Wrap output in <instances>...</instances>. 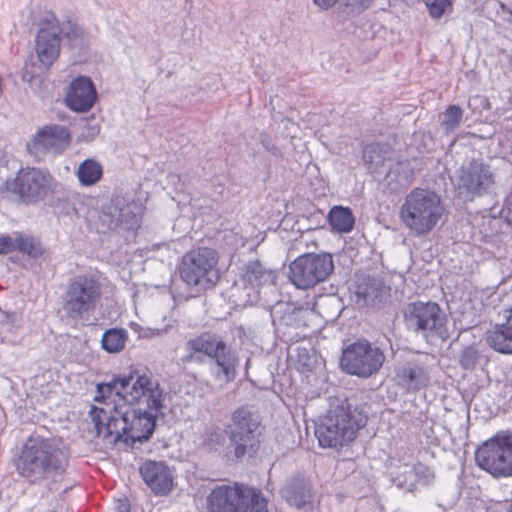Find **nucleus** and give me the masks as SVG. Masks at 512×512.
Here are the masks:
<instances>
[{"label":"nucleus","mask_w":512,"mask_h":512,"mask_svg":"<svg viewBox=\"0 0 512 512\" xmlns=\"http://www.w3.org/2000/svg\"><path fill=\"white\" fill-rule=\"evenodd\" d=\"M161 411H150L106 401L105 405L92 406L90 416L98 436L116 443L130 439L132 442L146 441L155 428V418Z\"/></svg>","instance_id":"obj_1"},{"label":"nucleus","mask_w":512,"mask_h":512,"mask_svg":"<svg viewBox=\"0 0 512 512\" xmlns=\"http://www.w3.org/2000/svg\"><path fill=\"white\" fill-rule=\"evenodd\" d=\"M68 459V448L61 439L30 436L23 444L15 466L23 478L38 484L63 473Z\"/></svg>","instance_id":"obj_2"},{"label":"nucleus","mask_w":512,"mask_h":512,"mask_svg":"<svg viewBox=\"0 0 512 512\" xmlns=\"http://www.w3.org/2000/svg\"><path fill=\"white\" fill-rule=\"evenodd\" d=\"M95 402L106 401L121 404L123 408L135 407L150 411H161L165 395L159 383L146 374L132 372L127 377L114 379L110 383L97 385Z\"/></svg>","instance_id":"obj_3"},{"label":"nucleus","mask_w":512,"mask_h":512,"mask_svg":"<svg viewBox=\"0 0 512 512\" xmlns=\"http://www.w3.org/2000/svg\"><path fill=\"white\" fill-rule=\"evenodd\" d=\"M183 363H202L204 356L212 360L210 373L219 386L232 382L237 375L239 358L223 339L211 333H203L188 340L185 344Z\"/></svg>","instance_id":"obj_4"},{"label":"nucleus","mask_w":512,"mask_h":512,"mask_svg":"<svg viewBox=\"0 0 512 512\" xmlns=\"http://www.w3.org/2000/svg\"><path fill=\"white\" fill-rule=\"evenodd\" d=\"M444 213L438 194L429 189L414 188L404 198L399 208V219L415 236L429 234Z\"/></svg>","instance_id":"obj_5"},{"label":"nucleus","mask_w":512,"mask_h":512,"mask_svg":"<svg viewBox=\"0 0 512 512\" xmlns=\"http://www.w3.org/2000/svg\"><path fill=\"white\" fill-rule=\"evenodd\" d=\"M365 425L366 417L361 413L336 408L317 424L315 436L321 447L339 449L350 444Z\"/></svg>","instance_id":"obj_6"},{"label":"nucleus","mask_w":512,"mask_h":512,"mask_svg":"<svg viewBox=\"0 0 512 512\" xmlns=\"http://www.w3.org/2000/svg\"><path fill=\"white\" fill-rule=\"evenodd\" d=\"M210 512H267V501L250 487L233 484L216 486L207 497Z\"/></svg>","instance_id":"obj_7"},{"label":"nucleus","mask_w":512,"mask_h":512,"mask_svg":"<svg viewBox=\"0 0 512 512\" xmlns=\"http://www.w3.org/2000/svg\"><path fill=\"white\" fill-rule=\"evenodd\" d=\"M218 255L214 249L198 248L186 253L180 266L181 279L191 287L206 289L218 279Z\"/></svg>","instance_id":"obj_8"},{"label":"nucleus","mask_w":512,"mask_h":512,"mask_svg":"<svg viewBox=\"0 0 512 512\" xmlns=\"http://www.w3.org/2000/svg\"><path fill=\"white\" fill-rule=\"evenodd\" d=\"M475 460L494 477L512 476V433L501 432L485 441L476 450Z\"/></svg>","instance_id":"obj_9"},{"label":"nucleus","mask_w":512,"mask_h":512,"mask_svg":"<svg viewBox=\"0 0 512 512\" xmlns=\"http://www.w3.org/2000/svg\"><path fill=\"white\" fill-rule=\"evenodd\" d=\"M102 295L101 285L91 276L79 275L67 285L63 309L71 319H82L94 311Z\"/></svg>","instance_id":"obj_10"},{"label":"nucleus","mask_w":512,"mask_h":512,"mask_svg":"<svg viewBox=\"0 0 512 512\" xmlns=\"http://www.w3.org/2000/svg\"><path fill=\"white\" fill-rule=\"evenodd\" d=\"M55 180L45 169L38 167L21 168L13 180L6 182L7 189L25 204L43 200L53 189Z\"/></svg>","instance_id":"obj_11"},{"label":"nucleus","mask_w":512,"mask_h":512,"mask_svg":"<svg viewBox=\"0 0 512 512\" xmlns=\"http://www.w3.org/2000/svg\"><path fill=\"white\" fill-rule=\"evenodd\" d=\"M334 270L331 254H304L289 266V279L300 289L314 287L325 281Z\"/></svg>","instance_id":"obj_12"},{"label":"nucleus","mask_w":512,"mask_h":512,"mask_svg":"<svg viewBox=\"0 0 512 512\" xmlns=\"http://www.w3.org/2000/svg\"><path fill=\"white\" fill-rule=\"evenodd\" d=\"M259 428V415L249 407L242 406L232 412L226 432L236 458L244 456L248 449L255 446Z\"/></svg>","instance_id":"obj_13"},{"label":"nucleus","mask_w":512,"mask_h":512,"mask_svg":"<svg viewBox=\"0 0 512 512\" xmlns=\"http://www.w3.org/2000/svg\"><path fill=\"white\" fill-rule=\"evenodd\" d=\"M384 361L385 355L380 348L360 340L343 350L340 365L348 374L367 378L377 373Z\"/></svg>","instance_id":"obj_14"},{"label":"nucleus","mask_w":512,"mask_h":512,"mask_svg":"<svg viewBox=\"0 0 512 512\" xmlns=\"http://www.w3.org/2000/svg\"><path fill=\"white\" fill-rule=\"evenodd\" d=\"M140 213L141 207L137 203H129L120 196L113 197L102 204L96 228L102 233L117 227L136 229L140 226Z\"/></svg>","instance_id":"obj_15"},{"label":"nucleus","mask_w":512,"mask_h":512,"mask_svg":"<svg viewBox=\"0 0 512 512\" xmlns=\"http://www.w3.org/2000/svg\"><path fill=\"white\" fill-rule=\"evenodd\" d=\"M405 325L414 332L439 331L445 322V316L435 302H413L404 311Z\"/></svg>","instance_id":"obj_16"},{"label":"nucleus","mask_w":512,"mask_h":512,"mask_svg":"<svg viewBox=\"0 0 512 512\" xmlns=\"http://www.w3.org/2000/svg\"><path fill=\"white\" fill-rule=\"evenodd\" d=\"M456 181L459 189L473 195L488 192L495 183L491 167L479 160L464 162L457 171Z\"/></svg>","instance_id":"obj_17"},{"label":"nucleus","mask_w":512,"mask_h":512,"mask_svg":"<svg viewBox=\"0 0 512 512\" xmlns=\"http://www.w3.org/2000/svg\"><path fill=\"white\" fill-rule=\"evenodd\" d=\"M61 28L55 15L46 13L41 21L36 38V54L45 66H51L59 56Z\"/></svg>","instance_id":"obj_18"},{"label":"nucleus","mask_w":512,"mask_h":512,"mask_svg":"<svg viewBox=\"0 0 512 512\" xmlns=\"http://www.w3.org/2000/svg\"><path fill=\"white\" fill-rule=\"evenodd\" d=\"M97 92L90 78L79 76L74 79L66 93L67 106L76 112H86L96 101Z\"/></svg>","instance_id":"obj_19"},{"label":"nucleus","mask_w":512,"mask_h":512,"mask_svg":"<svg viewBox=\"0 0 512 512\" xmlns=\"http://www.w3.org/2000/svg\"><path fill=\"white\" fill-rule=\"evenodd\" d=\"M69 143L70 134L67 128L60 125H48L35 134L29 148L49 153H60Z\"/></svg>","instance_id":"obj_20"},{"label":"nucleus","mask_w":512,"mask_h":512,"mask_svg":"<svg viewBox=\"0 0 512 512\" xmlns=\"http://www.w3.org/2000/svg\"><path fill=\"white\" fill-rule=\"evenodd\" d=\"M140 474L156 495H167L173 487V475L164 462L147 461L140 467Z\"/></svg>","instance_id":"obj_21"},{"label":"nucleus","mask_w":512,"mask_h":512,"mask_svg":"<svg viewBox=\"0 0 512 512\" xmlns=\"http://www.w3.org/2000/svg\"><path fill=\"white\" fill-rule=\"evenodd\" d=\"M395 377L398 385L411 391L426 387L430 381L427 368L416 362H407L399 366Z\"/></svg>","instance_id":"obj_22"},{"label":"nucleus","mask_w":512,"mask_h":512,"mask_svg":"<svg viewBox=\"0 0 512 512\" xmlns=\"http://www.w3.org/2000/svg\"><path fill=\"white\" fill-rule=\"evenodd\" d=\"M504 318V323L489 331L487 340L494 350L512 354V305L504 310Z\"/></svg>","instance_id":"obj_23"},{"label":"nucleus","mask_w":512,"mask_h":512,"mask_svg":"<svg viewBox=\"0 0 512 512\" xmlns=\"http://www.w3.org/2000/svg\"><path fill=\"white\" fill-rule=\"evenodd\" d=\"M285 500L298 509L306 508L311 504V493L307 482L303 478L289 480L282 489Z\"/></svg>","instance_id":"obj_24"},{"label":"nucleus","mask_w":512,"mask_h":512,"mask_svg":"<svg viewBox=\"0 0 512 512\" xmlns=\"http://www.w3.org/2000/svg\"><path fill=\"white\" fill-rule=\"evenodd\" d=\"M412 176L413 170L407 160L391 162L385 176L386 185L397 192L410 184Z\"/></svg>","instance_id":"obj_25"},{"label":"nucleus","mask_w":512,"mask_h":512,"mask_svg":"<svg viewBox=\"0 0 512 512\" xmlns=\"http://www.w3.org/2000/svg\"><path fill=\"white\" fill-rule=\"evenodd\" d=\"M241 277L245 283L253 288L273 283L275 279L274 273L266 270L259 261L247 263L241 270Z\"/></svg>","instance_id":"obj_26"},{"label":"nucleus","mask_w":512,"mask_h":512,"mask_svg":"<svg viewBox=\"0 0 512 512\" xmlns=\"http://www.w3.org/2000/svg\"><path fill=\"white\" fill-rule=\"evenodd\" d=\"M389 475L391 481L399 488L407 491L415 490L414 465L409 463L398 464L394 460L390 463Z\"/></svg>","instance_id":"obj_27"},{"label":"nucleus","mask_w":512,"mask_h":512,"mask_svg":"<svg viewBox=\"0 0 512 512\" xmlns=\"http://www.w3.org/2000/svg\"><path fill=\"white\" fill-rule=\"evenodd\" d=\"M331 227L340 233L350 232L354 227V217L349 208L333 207L328 215Z\"/></svg>","instance_id":"obj_28"},{"label":"nucleus","mask_w":512,"mask_h":512,"mask_svg":"<svg viewBox=\"0 0 512 512\" xmlns=\"http://www.w3.org/2000/svg\"><path fill=\"white\" fill-rule=\"evenodd\" d=\"M76 174L82 186H92L101 179L103 169L96 160L86 159L79 165Z\"/></svg>","instance_id":"obj_29"},{"label":"nucleus","mask_w":512,"mask_h":512,"mask_svg":"<svg viewBox=\"0 0 512 512\" xmlns=\"http://www.w3.org/2000/svg\"><path fill=\"white\" fill-rule=\"evenodd\" d=\"M128 333L125 329H109L101 340L102 348L108 353H119L125 348Z\"/></svg>","instance_id":"obj_30"},{"label":"nucleus","mask_w":512,"mask_h":512,"mask_svg":"<svg viewBox=\"0 0 512 512\" xmlns=\"http://www.w3.org/2000/svg\"><path fill=\"white\" fill-rule=\"evenodd\" d=\"M17 251L32 258H38L44 254V248L37 238L20 232H18Z\"/></svg>","instance_id":"obj_31"},{"label":"nucleus","mask_w":512,"mask_h":512,"mask_svg":"<svg viewBox=\"0 0 512 512\" xmlns=\"http://www.w3.org/2000/svg\"><path fill=\"white\" fill-rule=\"evenodd\" d=\"M379 283L374 279L365 278L356 288V295L365 304L374 303L380 297Z\"/></svg>","instance_id":"obj_32"},{"label":"nucleus","mask_w":512,"mask_h":512,"mask_svg":"<svg viewBox=\"0 0 512 512\" xmlns=\"http://www.w3.org/2000/svg\"><path fill=\"white\" fill-rule=\"evenodd\" d=\"M363 160L368 168L377 172L378 168L384 164L385 156L382 147L379 144L367 145L363 150Z\"/></svg>","instance_id":"obj_33"},{"label":"nucleus","mask_w":512,"mask_h":512,"mask_svg":"<svg viewBox=\"0 0 512 512\" xmlns=\"http://www.w3.org/2000/svg\"><path fill=\"white\" fill-rule=\"evenodd\" d=\"M429 14L435 19L441 18L452 9V0H423Z\"/></svg>","instance_id":"obj_34"},{"label":"nucleus","mask_w":512,"mask_h":512,"mask_svg":"<svg viewBox=\"0 0 512 512\" xmlns=\"http://www.w3.org/2000/svg\"><path fill=\"white\" fill-rule=\"evenodd\" d=\"M415 471V489L420 486L430 485L435 478V474L428 466L418 463L414 465Z\"/></svg>","instance_id":"obj_35"},{"label":"nucleus","mask_w":512,"mask_h":512,"mask_svg":"<svg viewBox=\"0 0 512 512\" xmlns=\"http://www.w3.org/2000/svg\"><path fill=\"white\" fill-rule=\"evenodd\" d=\"M462 114V110L459 106H450L445 111L442 125L445 127L446 130L453 131L460 125V122L462 120Z\"/></svg>","instance_id":"obj_36"},{"label":"nucleus","mask_w":512,"mask_h":512,"mask_svg":"<svg viewBox=\"0 0 512 512\" xmlns=\"http://www.w3.org/2000/svg\"><path fill=\"white\" fill-rule=\"evenodd\" d=\"M16 322V314L8 313L0 308V340L3 342L13 333Z\"/></svg>","instance_id":"obj_37"},{"label":"nucleus","mask_w":512,"mask_h":512,"mask_svg":"<svg viewBox=\"0 0 512 512\" xmlns=\"http://www.w3.org/2000/svg\"><path fill=\"white\" fill-rule=\"evenodd\" d=\"M18 232L0 236V254L17 251Z\"/></svg>","instance_id":"obj_38"},{"label":"nucleus","mask_w":512,"mask_h":512,"mask_svg":"<svg viewBox=\"0 0 512 512\" xmlns=\"http://www.w3.org/2000/svg\"><path fill=\"white\" fill-rule=\"evenodd\" d=\"M373 0H343L349 14H359L368 9Z\"/></svg>","instance_id":"obj_39"},{"label":"nucleus","mask_w":512,"mask_h":512,"mask_svg":"<svg viewBox=\"0 0 512 512\" xmlns=\"http://www.w3.org/2000/svg\"><path fill=\"white\" fill-rule=\"evenodd\" d=\"M478 359V351L476 348L470 346L466 347L461 354V364L464 368L468 369L473 367Z\"/></svg>","instance_id":"obj_40"},{"label":"nucleus","mask_w":512,"mask_h":512,"mask_svg":"<svg viewBox=\"0 0 512 512\" xmlns=\"http://www.w3.org/2000/svg\"><path fill=\"white\" fill-rule=\"evenodd\" d=\"M224 440L223 433L220 430L211 432L207 437V443L213 449H216L217 445L224 443Z\"/></svg>","instance_id":"obj_41"},{"label":"nucleus","mask_w":512,"mask_h":512,"mask_svg":"<svg viewBox=\"0 0 512 512\" xmlns=\"http://www.w3.org/2000/svg\"><path fill=\"white\" fill-rule=\"evenodd\" d=\"M313 4L321 10H328L333 7L338 0H312Z\"/></svg>","instance_id":"obj_42"},{"label":"nucleus","mask_w":512,"mask_h":512,"mask_svg":"<svg viewBox=\"0 0 512 512\" xmlns=\"http://www.w3.org/2000/svg\"><path fill=\"white\" fill-rule=\"evenodd\" d=\"M147 331L150 332V336L157 337L167 333V328H147Z\"/></svg>","instance_id":"obj_43"},{"label":"nucleus","mask_w":512,"mask_h":512,"mask_svg":"<svg viewBox=\"0 0 512 512\" xmlns=\"http://www.w3.org/2000/svg\"><path fill=\"white\" fill-rule=\"evenodd\" d=\"M261 142L268 151L274 150V146L271 144V140L268 138V136H262Z\"/></svg>","instance_id":"obj_44"},{"label":"nucleus","mask_w":512,"mask_h":512,"mask_svg":"<svg viewBox=\"0 0 512 512\" xmlns=\"http://www.w3.org/2000/svg\"><path fill=\"white\" fill-rule=\"evenodd\" d=\"M115 512H130L129 505L126 501H121Z\"/></svg>","instance_id":"obj_45"},{"label":"nucleus","mask_w":512,"mask_h":512,"mask_svg":"<svg viewBox=\"0 0 512 512\" xmlns=\"http://www.w3.org/2000/svg\"><path fill=\"white\" fill-rule=\"evenodd\" d=\"M285 126L289 130V134H294L295 131H292V129L296 128V124L289 119L285 120Z\"/></svg>","instance_id":"obj_46"},{"label":"nucleus","mask_w":512,"mask_h":512,"mask_svg":"<svg viewBox=\"0 0 512 512\" xmlns=\"http://www.w3.org/2000/svg\"><path fill=\"white\" fill-rule=\"evenodd\" d=\"M141 336L144 337V338H151L152 337V336H150V332H148L147 329L143 330Z\"/></svg>","instance_id":"obj_47"},{"label":"nucleus","mask_w":512,"mask_h":512,"mask_svg":"<svg viewBox=\"0 0 512 512\" xmlns=\"http://www.w3.org/2000/svg\"><path fill=\"white\" fill-rule=\"evenodd\" d=\"M508 512H512V502L509 504Z\"/></svg>","instance_id":"obj_48"},{"label":"nucleus","mask_w":512,"mask_h":512,"mask_svg":"<svg viewBox=\"0 0 512 512\" xmlns=\"http://www.w3.org/2000/svg\"><path fill=\"white\" fill-rule=\"evenodd\" d=\"M501 9H506L505 5L503 3L500 4Z\"/></svg>","instance_id":"obj_49"}]
</instances>
